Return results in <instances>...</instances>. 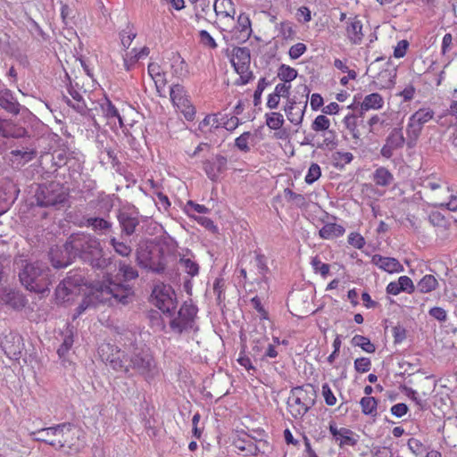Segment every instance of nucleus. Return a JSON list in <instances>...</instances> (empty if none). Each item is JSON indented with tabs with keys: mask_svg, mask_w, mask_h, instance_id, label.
<instances>
[{
	"mask_svg": "<svg viewBox=\"0 0 457 457\" xmlns=\"http://www.w3.org/2000/svg\"><path fill=\"white\" fill-rule=\"evenodd\" d=\"M434 115L435 112L430 108H420L416 111L410 118L412 121L423 127L425 123L433 119Z\"/></svg>",
	"mask_w": 457,
	"mask_h": 457,
	"instance_id": "38",
	"label": "nucleus"
},
{
	"mask_svg": "<svg viewBox=\"0 0 457 457\" xmlns=\"http://www.w3.org/2000/svg\"><path fill=\"white\" fill-rule=\"evenodd\" d=\"M176 108L179 112H180L183 114L184 118L187 120L192 121L195 119L196 112L190 99L187 100L186 103H182Z\"/></svg>",
	"mask_w": 457,
	"mask_h": 457,
	"instance_id": "45",
	"label": "nucleus"
},
{
	"mask_svg": "<svg viewBox=\"0 0 457 457\" xmlns=\"http://www.w3.org/2000/svg\"><path fill=\"white\" fill-rule=\"evenodd\" d=\"M323 136V143L320 147L326 146L328 148H334L337 146V143L336 139V134L333 130H327Z\"/></svg>",
	"mask_w": 457,
	"mask_h": 457,
	"instance_id": "63",
	"label": "nucleus"
},
{
	"mask_svg": "<svg viewBox=\"0 0 457 457\" xmlns=\"http://www.w3.org/2000/svg\"><path fill=\"white\" fill-rule=\"evenodd\" d=\"M316 397L311 384L293 387L287 402L288 411L294 419H302L315 405Z\"/></svg>",
	"mask_w": 457,
	"mask_h": 457,
	"instance_id": "4",
	"label": "nucleus"
},
{
	"mask_svg": "<svg viewBox=\"0 0 457 457\" xmlns=\"http://www.w3.org/2000/svg\"><path fill=\"white\" fill-rule=\"evenodd\" d=\"M66 77L69 80V84L67 85V91L74 102H72L66 96H62L63 101L81 115H90V109H88L83 97V94H86L87 91L82 90V87L78 82L73 83L67 73Z\"/></svg>",
	"mask_w": 457,
	"mask_h": 457,
	"instance_id": "10",
	"label": "nucleus"
},
{
	"mask_svg": "<svg viewBox=\"0 0 457 457\" xmlns=\"http://www.w3.org/2000/svg\"><path fill=\"white\" fill-rule=\"evenodd\" d=\"M398 283H399L400 289L402 290V292L411 294L415 290L414 284H413L412 280L408 276H401L398 278Z\"/></svg>",
	"mask_w": 457,
	"mask_h": 457,
	"instance_id": "58",
	"label": "nucleus"
},
{
	"mask_svg": "<svg viewBox=\"0 0 457 457\" xmlns=\"http://www.w3.org/2000/svg\"><path fill=\"white\" fill-rule=\"evenodd\" d=\"M304 91H307V95L310 92L307 87H304ZM306 98H308V96ZM307 99H305L303 102L297 103L295 99L288 98L284 111L291 123L295 125H299L302 123L305 109L307 107Z\"/></svg>",
	"mask_w": 457,
	"mask_h": 457,
	"instance_id": "15",
	"label": "nucleus"
},
{
	"mask_svg": "<svg viewBox=\"0 0 457 457\" xmlns=\"http://www.w3.org/2000/svg\"><path fill=\"white\" fill-rule=\"evenodd\" d=\"M406 142L403 129L394 128L386 137L385 144L380 150V154L386 159H390L394 155L395 151L403 148Z\"/></svg>",
	"mask_w": 457,
	"mask_h": 457,
	"instance_id": "13",
	"label": "nucleus"
},
{
	"mask_svg": "<svg viewBox=\"0 0 457 457\" xmlns=\"http://www.w3.org/2000/svg\"><path fill=\"white\" fill-rule=\"evenodd\" d=\"M71 251H70L67 246L66 241L62 247L55 246L50 249L49 259L54 268H65L74 260V257L71 255Z\"/></svg>",
	"mask_w": 457,
	"mask_h": 457,
	"instance_id": "18",
	"label": "nucleus"
},
{
	"mask_svg": "<svg viewBox=\"0 0 457 457\" xmlns=\"http://www.w3.org/2000/svg\"><path fill=\"white\" fill-rule=\"evenodd\" d=\"M330 126L329 119L325 115H318L312 123V129L315 132L327 131Z\"/></svg>",
	"mask_w": 457,
	"mask_h": 457,
	"instance_id": "46",
	"label": "nucleus"
},
{
	"mask_svg": "<svg viewBox=\"0 0 457 457\" xmlns=\"http://www.w3.org/2000/svg\"><path fill=\"white\" fill-rule=\"evenodd\" d=\"M170 97L175 107L189 100V96L187 94L185 87L180 84H174L170 87Z\"/></svg>",
	"mask_w": 457,
	"mask_h": 457,
	"instance_id": "31",
	"label": "nucleus"
},
{
	"mask_svg": "<svg viewBox=\"0 0 457 457\" xmlns=\"http://www.w3.org/2000/svg\"><path fill=\"white\" fill-rule=\"evenodd\" d=\"M306 50L307 47L303 43H296L290 47L288 54L291 59L296 60L302 56L306 52Z\"/></svg>",
	"mask_w": 457,
	"mask_h": 457,
	"instance_id": "59",
	"label": "nucleus"
},
{
	"mask_svg": "<svg viewBox=\"0 0 457 457\" xmlns=\"http://www.w3.org/2000/svg\"><path fill=\"white\" fill-rule=\"evenodd\" d=\"M235 34L239 33L238 38L247 40L252 34L251 21L247 14L241 13L237 17V25L234 29Z\"/></svg>",
	"mask_w": 457,
	"mask_h": 457,
	"instance_id": "24",
	"label": "nucleus"
},
{
	"mask_svg": "<svg viewBox=\"0 0 457 457\" xmlns=\"http://www.w3.org/2000/svg\"><path fill=\"white\" fill-rule=\"evenodd\" d=\"M197 312V306L191 300L184 302L178 312V316L170 321L171 330L181 335L183 332L194 329Z\"/></svg>",
	"mask_w": 457,
	"mask_h": 457,
	"instance_id": "8",
	"label": "nucleus"
},
{
	"mask_svg": "<svg viewBox=\"0 0 457 457\" xmlns=\"http://www.w3.org/2000/svg\"><path fill=\"white\" fill-rule=\"evenodd\" d=\"M346 37L351 43L359 45L361 43L364 34L362 32V22L357 16L350 17L346 21Z\"/></svg>",
	"mask_w": 457,
	"mask_h": 457,
	"instance_id": "20",
	"label": "nucleus"
},
{
	"mask_svg": "<svg viewBox=\"0 0 457 457\" xmlns=\"http://www.w3.org/2000/svg\"><path fill=\"white\" fill-rule=\"evenodd\" d=\"M372 262L379 269L388 273L401 272L403 270V266L395 258L375 254L372 257Z\"/></svg>",
	"mask_w": 457,
	"mask_h": 457,
	"instance_id": "21",
	"label": "nucleus"
},
{
	"mask_svg": "<svg viewBox=\"0 0 457 457\" xmlns=\"http://www.w3.org/2000/svg\"><path fill=\"white\" fill-rule=\"evenodd\" d=\"M322 395L325 399V403L328 405L333 406L336 404L337 398L334 395V394L328 383H325L322 385Z\"/></svg>",
	"mask_w": 457,
	"mask_h": 457,
	"instance_id": "61",
	"label": "nucleus"
},
{
	"mask_svg": "<svg viewBox=\"0 0 457 457\" xmlns=\"http://www.w3.org/2000/svg\"><path fill=\"white\" fill-rule=\"evenodd\" d=\"M203 170L210 180L217 182L228 170V159L221 154L212 155L203 161Z\"/></svg>",
	"mask_w": 457,
	"mask_h": 457,
	"instance_id": "11",
	"label": "nucleus"
},
{
	"mask_svg": "<svg viewBox=\"0 0 457 457\" xmlns=\"http://www.w3.org/2000/svg\"><path fill=\"white\" fill-rule=\"evenodd\" d=\"M373 180L378 186L388 187L393 182L394 176L386 168L379 167L374 171Z\"/></svg>",
	"mask_w": 457,
	"mask_h": 457,
	"instance_id": "33",
	"label": "nucleus"
},
{
	"mask_svg": "<svg viewBox=\"0 0 457 457\" xmlns=\"http://www.w3.org/2000/svg\"><path fill=\"white\" fill-rule=\"evenodd\" d=\"M358 118L359 116L357 114L349 113L344 118L343 122L354 139V144L360 145L361 138V132L358 129Z\"/></svg>",
	"mask_w": 457,
	"mask_h": 457,
	"instance_id": "28",
	"label": "nucleus"
},
{
	"mask_svg": "<svg viewBox=\"0 0 457 457\" xmlns=\"http://www.w3.org/2000/svg\"><path fill=\"white\" fill-rule=\"evenodd\" d=\"M384 104V100L381 95L378 93H372L370 95H367L362 103L361 104V111H360V117L362 116L363 112L369 111L370 109L372 110H378L382 108Z\"/></svg>",
	"mask_w": 457,
	"mask_h": 457,
	"instance_id": "25",
	"label": "nucleus"
},
{
	"mask_svg": "<svg viewBox=\"0 0 457 457\" xmlns=\"http://www.w3.org/2000/svg\"><path fill=\"white\" fill-rule=\"evenodd\" d=\"M392 332L395 344H400L406 338V329L401 325L395 326Z\"/></svg>",
	"mask_w": 457,
	"mask_h": 457,
	"instance_id": "64",
	"label": "nucleus"
},
{
	"mask_svg": "<svg viewBox=\"0 0 457 457\" xmlns=\"http://www.w3.org/2000/svg\"><path fill=\"white\" fill-rule=\"evenodd\" d=\"M351 343L354 346L361 347L364 352L369 353H373L376 351V346L374 344L370 342V340L361 335H355L352 340Z\"/></svg>",
	"mask_w": 457,
	"mask_h": 457,
	"instance_id": "40",
	"label": "nucleus"
},
{
	"mask_svg": "<svg viewBox=\"0 0 457 457\" xmlns=\"http://www.w3.org/2000/svg\"><path fill=\"white\" fill-rule=\"evenodd\" d=\"M110 245L113 248L114 252L122 256L129 257L132 253L131 245L115 237H112L109 240Z\"/></svg>",
	"mask_w": 457,
	"mask_h": 457,
	"instance_id": "34",
	"label": "nucleus"
},
{
	"mask_svg": "<svg viewBox=\"0 0 457 457\" xmlns=\"http://www.w3.org/2000/svg\"><path fill=\"white\" fill-rule=\"evenodd\" d=\"M74 343L72 334L65 335L62 345L57 349V353L60 357H63L71 348Z\"/></svg>",
	"mask_w": 457,
	"mask_h": 457,
	"instance_id": "56",
	"label": "nucleus"
},
{
	"mask_svg": "<svg viewBox=\"0 0 457 457\" xmlns=\"http://www.w3.org/2000/svg\"><path fill=\"white\" fill-rule=\"evenodd\" d=\"M321 176V170L319 164L317 163H312L309 167V170L307 171V174L305 176V182L309 185L313 184L315 181H317Z\"/></svg>",
	"mask_w": 457,
	"mask_h": 457,
	"instance_id": "49",
	"label": "nucleus"
},
{
	"mask_svg": "<svg viewBox=\"0 0 457 457\" xmlns=\"http://www.w3.org/2000/svg\"><path fill=\"white\" fill-rule=\"evenodd\" d=\"M422 129H423L422 126L412 121L411 119L409 118L407 128H406V134H407L406 145H407L408 148H413L416 145L417 140L421 134Z\"/></svg>",
	"mask_w": 457,
	"mask_h": 457,
	"instance_id": "30",
	"label": "nucleus"
},
{
	"mask_svg": "<svg viewBox=\"0 0 457 457\" xmlns=\"http://www.w3.org/2000/svg\"><path fill=\"white\" fill-rule=\"evenodd\" d=\"M67 246L74 259L79 258L97 269H104L107 265L106 259L103 258V248L99 239L90 234H71L67 238Z\"/></svg>",
	"mask_w": 457,
	"mask_h": 457,
	"instance_id": "2",
	"label": "nucleus"
},
{
	"mask_svg": "<svg viewBox=\"0 0 457 457\" xmlns=\"http://www.w3.org/2000/svg\"><path fill=\"white\" fill-rule=\"evenodd\" d=\"M328 429L335 440L339 441L338 445L340 447L345 445L354 446L358 443L359 436L347 428H337L334 421L329 423Z\"/></svg>",
	"mask_w": 457,
	"mask_h": 457,
	"instance_id": "17",
	"label": "nucleus"
},
{
	"mask_svg": "<svg viewBox=\"0 0 457 457\" xmlns=\"http://www.w3.org/2000/svg\"><path fill=\"white\" fill-rule=\"evenodd\" d=\"M254 267L257 269L258 274L262 277V280L266 281V275L270 271L267 265V258L263 253L257 251L254 252Z\"/></svg>",
	"mask_w": 457,
	"mask_h": 457,
	"instance_id": "37",
	"label": "nucleus"
},
{
	"mask_svg": "<svg viewBox=\"0 0 457 457\" xmlns=\"http://www.w3.org/2000/svg\"><path fill=\"white\" fill-rule=\"evenodd\" d=\"M154 201L159 210L162 209L163 211H167L170 206L168 196L161 191L155 193Z\"/></svg>",
	"mask_w": 457,
	"mask_h": 457,
	"instance_id": "60",
	"label": "nucleus"
},
{
	"mask_svg": "<svg viewBox=\"0 0 457 457\" xmlns=\"http://www.w3.org/2000/svg\"><path fill=\"white\" fill-rule=\"evenodd\" d=\"M278 77L282 81L289 83L297 77V71L288 65L281 64L278 70Z\"/></svg>",
	"mask_w": 457,
	"mask_h": 457,
	"instance_id": "42",
	"label": "nucleus"
},
{
	"mask_svg": "<svg viewBox=\"0 0 457 457\" xmlns=\"http://www.w3.org/2000/svg\"><path fill=\"white\" fill-rule=\"evenodd\" d=\"M251 133L249 131L241 134L235 139L236 147H237L241 152L248 153L250 151V147L248 145Z\"/></svg>",
	"mask_w": 457,
	"mask_h": 457,
	"instance_id": "54",
	"label": "nucleus"
},
{
	"mask_svg": "<svg viewBox=\"0 0 457 457\" xmlns=\"http://www.w3.org/2000/svg\"><path fill=\"white\" fill-rule=\"evenodd\" d=\"M82 435V430L70 422L40 428L29 434L34 441L49 445L56 450H79L83 446L80 438Z\"/></svg>",
	"mask_w": 457,
	"mask_h": 457,
	"instance_id": "1",
	"label": "nucleus"
},
{
	"mask_svg": "<svg viewBox=\"0 0 457 457\" xmlns=\"http://www.w3.org/2000/svg\"><path fill=\"white\" fill-rule=\"evenodd\" d=\"M312 267L315 273L320 274L323 278L329 273L330 266L320 261L319 256H315L311 261Z\"/></svg>",
	"mask_w": 457,
	"mask_h": 457,
	"instance_id": "48",
	"label": "nucleus"
},
{
	"mask_svg": "<svg viewBox=\"0 0 457 457\" xmlns=\"http://www.w3.org/2000/svg\"><path fill=\"white\" fill-rule=\"evenodd\" d=\"M118 270L126 282L136 279L138 277L137 269L131 263H128L125 261L119 262Z\"/></svg>",
	"mask_w": 457,
	"mask_h": 457,
	"instance_id": "35",
	"label": "nucleus"
},
{
	"mask_svg": "<svg viewBox=\"0 0 457 457\" xmlns=\"http://www.w3.org/2000/svg\"><path fill=\"white\" fill-rule=\"evenodd\" d=\"M269 85H270V82L268 81L266 78H261L259 79L256 89L253 93L254 106H258L261 104L262 92Z\"/></svg>",
	"mask_w": 457,
	"mask_h": 457,
	"instance_id": "51",
	"label": "nucleus"
},
{
	"mask_svg": "<svg viewBox=\"0 0 457 457\" xmlns=\"http://www.w3.org/2000/svg\"><path fill=\"white\" fill-rule=\"evenodd\" d=\"M154 253L148 246H140L137 250V264L144 268L152 270L154 273L161 274L165 270V263L162 257L157 262L154 260Z\"/></svg>",
	"mask_w": 457,
	"mask_h": 457,
	"instance_id": "14",
	"label": "nucleus"
},
{
	"mask_svg": "<svg viewBox=\"0 0 457 457\" xmlns=\"http://www.w3.org/2000/svg\"><path fill=\"white\" fill-rule=\"evenodd\" d=\"M80 281L81 279H72L70 277L63 279L55 289L57 302H69L75 294V291L78 290V286H79Z\"/></svg>",
	"mask_w": 457,
	"mask_h": 457,
	"instance_id": "19",
	"label": "nucleus"
},
{
	"mask_svg": "<svg viewBox=\"0 0 457 457\" xmlns=\"http://www.w3.org/2000/svg\"><path fill=\"white\" fill-rule=\"evenodd\" d=\"M99 354L114 371L130 376V345L123 350L110 343L99 346Z\"/></svg>",
	"mask_w": 457,
	"mask_h": 457,
	"instance_id": "6",
	"label": "nucleus"
},
{
	"mask_svg": "<svg viewBox=\"0 0 457 457\" xmlns=\"http://www.w3.org/2000/svg\"><path fill=\"white\" fill-rule=\"evenodd\" d=\"M332 159L336 167L343 168L353 161V155L350 152H336L332 154Z\"/></svg>",
	"mask_w": 457,
	"mask_h": 457,
	"instance_id": "44",
	"label": "nucleus"
},
{
	"mask_svg": "<svg viewBox=\"0 0 457 457\" xmlns=\"http://www.w3.org/2000/svg\"><path fill=\"white\" fill-rule=\"evenodd\" d=\"M137 33L130 28L129 26L127 27L126 29L122 30L120 34V42L122 46L125 49H128L134 38L136 37Z\"/></svg>",
	"mask_w": 457,
	"mask_h": 457,
	"instance_id": "53",
	"label": "nucleus"
},
{
	"mask_svg": "<svg viewBox=\"0 0 457 457\" xmlns=\"http://www.w3.org/2000/svg\"><path fill=\"white\" fill-rule=\"evenodd\" d=\"M84 225L91 228L95 232L106 234L112 228V223L104 218L89 217L85 219Z\"/></svg>",
	"mask_w": 457,
	"mask_h": 457,
	"instance_id": "27",
	"label": "nucleus"
},
{
	"mask_svg": "<svg viewBox=\"0 0 457 457\" xmlns=\"http://www.w3.org/2000/svg\"><path fill=\"white\" fill-rule=\"evenodd\" d=\"M360 404L363 414L373 417L377 415L378 401L375 397L364 396L361 399Z\"/></svg>",
	"mask_w": 457,
	"mask_h": 457,
	"instance_id": "39",
	"label": "nucleus"
},
{
	"mask_svg": "<svg viewBox=\"0 0 457 457\" xmlns=\"http://www.w3.org/2000/svg\"><path fill=\"white\" fill-rule=\"evenodd\" d=\"M213 9L217 16L234 18L236 10L232 0H215Z\"/></svg>",
	"mask_w": 457,
	"mask_h": 457,
	"instance_id": "29",
	"label": "nucleus"
},
{
	"mask_svg": "<svg viewBox=\"0 0 457 457\" xmlns=\"http://www.w3.org/2000/svg\"><path fill=\"white\" fill-rule=\"evenodd\" d=\"M179 264L191 277H195L199 273V265L189 258H180Z\"/></svg>",
	"mask_w": 457,
	"mask_h": 457,
	"instance_id": "47",
	"label": "nucleus"
},
{
	"mask_svg": "<svg viewBox=\"0 0 457 457\" xmlns=\"http://www.w3.org/2000/svg\"><path fill=\"white\" fill-rule=\"evenodd\" d=\"M284 196L288 202H292L298 208H305L307 206L305 196L301 194L295 193L290 188L284 189Z\"/></svg>",
	"mask_w": 457,
	"mask_h": 457,
	"instance_id": "41",
	"label": "nucleus"
},
{
	"mask_svg": "<svg viewBox=\"0 0 457 457\" xmlns=\"http://www.w3.org/2000/svg\"><path fill=\"white\" fill-rule=\"evenodd\" d=\"M117 219L121 228V232L127 237L132 236L140 223L138 212L129 210L120 211L117 215Z\"/></svg>",
	"mask_w": 457,
	"mask_h": 457,
	"instance_id": "16",
	"label": "nucleus"
},
{
	"mask_svg": "<svg viewBox=\"0 0 457 457\" xmlns=\"http://www.w3.org/2000/svg\"><path fill=\"white\" fill-rule=\"evenodd\" d=\"M279 36L285 39H294L295 37V30L290 21H283L279 24Z\"/></svg>",
	"mask_w": 457,
	"mask_h": 457,
	"instance_id": "50",
	"label": "nucleus"
},
{
	"mask_svg": "<svg viewBox=\"0 0 457 457\" xmlns=\"http://www.w3.org/2000/svg\"><path fill=\"white\" fill-rule=\"evenodd\" d=\"M348 243L357 249H361L365 245V239L361 234L353 232L348 236Z\"/></svg>",
	"mask_w": 457,
	"mask_h": 457,
	"instance_id": "62",
	"label": "nucleus"
},
{
	"mask_svg": "<svg viewBox=\"0 0 457 457\" xmlns=\"http://www.w3.org/2000/svg\"><path fill=\"white\" fill-rule=\"evenodd\" d=\"M0 107L13 115H17L20 113L21 106L12 92L10 89H4L0 91Z\"/></svg>",
	"mask_w": 457,
	"mask_h": 457,
	"instance_id": "22",
	"label": "nucleus"
},
{
	"mask_svg": "<svg viewBox=\"0 0 457 457\" xmlns=\"http://www.w3.org/2000/svg\"><path fill=\"white\" fill-rule=\"evenodd\" d=\"M345 232V228L343 226L328 222L319 230V236L322 239L329 240L343 236Z\"/></svg>",
	"mask_w": 457,
	"mask_h": 457,
	"instance_id": "26",
	"label": "nucleus"
},
{
	"mask_svg": "<svg viewBox=\"0 0 457 457\" xmlns=\"http://www.w3.org/2000/svg\"><path fill=\"white\" fill-rule=\"evenodd\" d=\"M234 69L250 67L251 55L250 50L247 47H235L233 49V58L231 60Z\"/></svg>",
	"mask_w": 457,
	"mask_h": 457,
	"instance_id": "23",
	"label": "nucleus"
},
{
	"mask_svg": "<svg viewBox=\"0 0 457 457\" xmlns=\"http://www.w3.org/2000/svg\"><path fill=\"white\" fill-rule=\"evenodd\" d=\"M130 371L134 370L145 380L158 374L157 363L150 349L145 345H130Z\"/></svg>",
	"mask_w": 457,
	"mask_h": 457,
	"instance_id": "5",
	"label": "nucleus"
},
{
	"mask_svg": "<svg viewBox=\"0 0 457 457\" xmlns=\"http://www.w3.org/2000/svg\"><path fill=\"white\" fill-rule=\"evenodd\" d=\"M102 293L110 295L116 303L123 305L128 304L133 296L132 287L129 285L116 283L114 281H108L102 287Z\"/></svg>",
	"mask_w": 457,
	"mask_h": 457,
	"instance_id": "12",
	"label": "nucleus"
},
{
	"mask_svg": "<svg viewBox=\"0 0 457 457\" xmlns=\"http://www.w3.org/2000/svg\"><path fill=\"white\" fill-rule=\"evenodd\" d=\"M235 71L240 76L235 82L237 86L246 85L253 79V71H249V67L243 68L242 71L239 68H236Z\"/></svg>",
	"mask_w": 457,
	"mask_h": 457,
	"instance_id": "52",
	"label": "nucleus"
},
{
	"mask_svg": "<svg viewBox=\"0 0 457 457\" xmlns=\"http://www.w3.org/2000/svg\"><path fill=\"white\" fill-rule=\"evenodd\" d=\"M68 196V189L57 181L40 184L35 192L37 204L40 207L63 205Z\"/></svg>",
	"mask_w": 457,
	"mask_h": 457,
	"instance_id": "7",
	"label": "nucleus"
},
{
	"mask_svg": "<svg viewBox=\"0 0 457 457\" xmlns=\"http://www.w3.org/2000/svg\"><path fill=\"white\" fill-rule=\"evenodd\" d=\"M438 287V282L433 275H425L417 284V289L420 293H429Z\"/></svg>",
	"mask_w": 457,
	"mask_h": 457,
	"instance_id": "36",
	"label": "nucleus"
},
{
	"mask_svg": "<svg viewBox=\"0 0 457 457\" xmlns=\"http://www.w3.org/2000/svg\"><path fill=\"white\" fill-rule=\"evenodd\" d=\"M199 39L200 43L212 49L217 48V43L214 40V38L210 35V33L206 30H200L199 31Z\"/></svg>",
	"mask_w": 457,
	"mask_h": 457,
	"instance_id": "57",
	"label": "nucleus"
},
{
	"mask_svg": "<svg viewBox=\"0 0 457 457\" xmlns=\"http://www.w3.org/2000/svg\"><path fill=\"white\" fill-rule=\"evenodd\" d=\"M100 106L105 118L108 120L116 118L119 121L120 127L122 128L124 126L122 117L111 100L106 97Z\"/></svg>",
	"mask_w": 457,
	"mask_h": 457,
	"instance_id": "32",
	"label": "nucleus"
},
{
	"mask_svg": "<svg viewBox=\"0 0 457 457\" xmlns=\"http://www.w3.org/2000/svg\"><path fill=\"white\" fill-rule=\"evenodd\" d=\"M283 115L279 112H270L266 114V124L273 130L279 129L284 124Z\"/></svg>",
	"mask_w": 457,
	"mask_h": 457,
	"instance_id": "43",
	"label": "nucleus"
},
{
	"mask_svg": "<svg viewBox=\"0 0 457 457\" xmlns=\"http://www.w3.org/2000/svg\"><path fill=\"white\" fill-rule=\"evenodd\" d=\"M371 368V361L370 358L360 357L354 361V369L359 373L368 372Z\"/></svg>",
	"mask_w": 457,
	"mask_h": 457,
	"instance_id": "55",
	"label": "nucleus"
},
{
	"mask_svg": "<svg viewBox=\"0 0 457 457\" xmlns=\"http://www.w3.org/2000/svg\"><path fill=\"white\" fill-rule=\"evenodd\" d=\"M21 283L29 291L45 294L53 283L51 270L43 263H26L19 273Z\"/></svg>",
	"mask_w": 457,
	"mask_h": 457,
	"instance_id": "3",
	"label": "nucleus"
},
{
	"mask_svg": "<svg viewBox=\"0 0 457 457\" xmlns=\"http://www.w3.org/2000/svg\"><path fill=\"white\" fill-rule=\"evenodd\" d=\"M153 303L164 314L173 316L177 308V299L173 289L169 285H156L152 292Z\"/></svg>",
	"mask_w": 457,
	"mask_h": 457,
	"instance_id": "9",
	"label": "nucleus"
}]
</instances>
